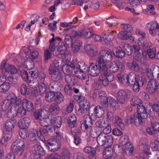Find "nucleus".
<instances>
[{
	"instance_id": "1",
	"label": "nucleus",
	"mask_w": 159,
	"mask_h": 159,
	"mask_svg": "<svg viewBox=\"0 0 159 159\" xmlns=\"http://www.w3.org/2000/svg\"><path fill=\"white\" fill-rule=\"evenodd\" d=\"M84 121L81 122V128L85 130L90 127L92 125V121L96 120V117L93 115H85L84 116Z\"/></svg>"
},
{
	"instance_id": "2",
	"label": "nucleus",
	"mask_w": 159,
	"mask_h": 159,
	"mask_svg": "<svg viewBox=\"0 0 159 159\" xmlns=\"http://www.w3.org/2000/svg\"><path fill=\"white\" fill-rule=\"evenodd\" d=\"M50 151L54 152L61 148L60 142L55 139H49L45 143Z\"/></svg>"
},
{
	"instance_id": "3",
	"label": "nucleus",
	"mask_w": 159,
	"mask_h": 159,
	"mask_svg": "<svg viewBox=\"0 0 159 159\" xmlns=\"http://www.w3.org/2000/svg\"><path fill=\"white\" fill-rule=\"evenodd\" d=\"M99 56L96 59V61L101 60V61L109 62L112 59V54L110 50H102L99 52Z\"/></svg>"
},
{
	"instance_id": "4",
	"label": "nucleus",
	"mask_w": 159,
	"mask_h": 159,
	"mask_svg": "<svg viewBox=\"0 0 159 159\" xmlns=\"http://www.w3.org/2000/svg\"><path fill=\"white\" fill-rule=\"evenodd\" d=\"M146 91L150 94H153L159 91V84L155 80L150 79L146 87Z\"/></svg>"
},
{
	"instance_id": "5",
	"label": "nucleus",
	"mask_w": 159,
	"mask_h": 159,
	"mask_svg": "<svg viewBox=\"0 0 159 159\" xmlns=\"http://www.w3.org/2000/svg\"><path fill=\"white\" fill-rule=\"evenodd\" d=\"M146 70L147 76L150 79H152L153 76L156 79H159V67L158 66L153 65L150 69L146 68Z\"/></svg>"
},
{
	"instance_id": "6",
	"label": "nucleus",
	"mask_w": 159,
	"mask_h": 159,
	"mask_svg": "<svg viewBox=\"0 0 159 159\" xmlns=\"http://www.w3.org/2000/svg\"><path fill=\"white\" fill-rule=\"evenodd\" d=\"M6 63L7 61L5 60L2 61L0 66V69L8 73V75L10 73L11 74H14L17 72V69L14 66L6 64Z\"/></svg>"
},
{
	"instance_id": "7",
	"label": "nucleus",
	"mask_w": 159,
	"mask_h": 159,
	"mask_svg": "<svg viewBox=\"0 0 159 159\" xmlns=\"http://www.w3.org/2000/svg\"><path fill=\"white\" fill-rule=\"evenodd\" d=\"M7 99L11 104H13V107L17 108L20 107V99L13 93L9 94L7 97Z\"/></svg>"
},
{
	"instance_id": "8",
	"label": "nucleus",
	"mask_w": 159,
	"mask_h": 159,
	"mask_svg": "<svg viewBox=\"0 0 159 159\" xmlns=\"http://www.w3.org/2000/svg\"><path fill=\"white\" fill-rule=\"evenodd\" d=\"M84 49L88 55L91 57L96 56L98 52L97 46L93 45H86L84 47Z\"/></svg>"
},
{
	"instance_id": "9",
	"label": "nucleus",
	"mask_w": 159,
	"mask_h": 159,
	"mask_svg": "<svg viewBox=\"0 0 159 159\" xmlns=\"http://www.w3.org/2000/svg\"><path fill=\"white\" fill-rule=\"evenodd\" d=\"M124 65L120 62L116 63L114 62H112L110 63L109 65L110 71L112 72H117L120 68L121 71H122L124 70Z\"/></svg>"
},
{
	"instance_id": "10",
	"label": "nucleus",
	"mask_w": 159,
	"mask_h": 159,
	"mask_svg": "<svg viewBox=\"0 0 159 159\" xmlns=\"http://www.w3.org/2000/svg\"><path fill=\"white\" fill-rule=\"evenodd\" d=\"M99 99L103 107L107 109L108 107V98L106 94L104 91H100L99 93Z\"/></svg>"
},
{
	"instance_id": "11",
	"label": "nucleus",
	"mask_w": 159,
	"mask_h": 159,
	"mask_svg": "<svg viewBox=\"0 0 159 159\" xmlns=\"http://www.w3.org/2000/svg\"><path fill=\"white\" fill-rule=\"evenodd\" d=\"M20 107H19L16 108L14 107L13 108L11 107L7 112V117L11 118L15 116L19 118L20 114Z\"/></svg>"
},
{
	"instance_id": "12",
	"label": "nucleus",
	"mask_w": 159,
	"mask_h": 159,
	"mask_svg": "<svg viewBox=\"0 0 159 159\" xmlns=\"http://www.w3.org/2000/svg\"><path fill=\"white\" fill-rule=\"evenodd\" d=\"M134 57L135 60L143 62H145L147 59V54L145 52H143L142 53L139 52H135Z\"/></svg>"
},
{
	"instance_id": "13",
	"label": "nucleus",
	"mask_w": 159,
	"mask_h": 159,
	"mask_svg": "<svg viewBox=\"0 0 159 159\" xmlns=\"http://www.w3.org/2000/svg\"><path fill=\"white\" fill-rule=\"evenodd\" d=\"M128 97L126 92L122 90H119L117 93V98L119 102L121 103H124Z\"/></svg>"
},
{
	"instance_id": "14",
	"label": "nucleus",
	"mask_w": 159,
	"mask_h": 159,
	"mask_svg": "<svg viewBox=\"0 0 159 159\" xmlns=\"http://www.w3.org/2000/svg\"><path fill=\"white\" fill-rule=\"evenodd\" d=\"M16 123V121L15 120L9 119L7 120L4 124L5 129L7 132H11L14 128Z\"/></svg>"
},
{
	"instance_id": "15",
	"label": "nucleus",
	"mask_w": 159,
	"mask_h": 159,
	"mask_svg": "<svg viewBox=\"0 0 159 159\" xmlns=\"http://www.w3.org/2000/svg\"><path fill=\"white\" fill-rule=\"evenodd\" d=\"M146 27L149 29L150 33L152 35H154L156 33V30L159 28V25L156 21L152 23L147 24Z\"/></svg>"
},
{
	"instance_id": "16",
	"label": "nucleus",
	"mask_w": 159,
	"mask_h": 159,
	"mask_svg": "<svg viewBox=\"0 0 159 159\" xmlns=\"http://www.w3.org/2000/svg\"><path fill=\"white\" fill-rule=\"evenodd\" d=\"M138 113L136 114L142 119L144 120L148 117V114L146 113L145 108L143 105H140L137 107Z\"/></svg>"
},
{
	"instance_id": "17",
	"label": "nucleus",
	"mask_w": 159,
	"mask_h": 159,
	"mask_svg": "<svg viewBox=\"0 0 159 159\" xmlns=\"http://www.w3.org/2000/svg\"><path fill=\"white\" fill-rule=\"evenodd\" d=\"M60 109L58 105L55 103H52L49 105L48 111L51 114L55 115L59 113Z\"/></svg>"
},
{
	"instance_id": "18",
	"label": "nucleus",
	"mask_w": 159,
	"mask_h": 159,
	"mask_svg": "<svg viewBox=\"0 0 159 159\" xmlns=\"http://www.w3.org/2000/svg\"><path fill=\"white\" fill-rule=\"evenodd\" d=\"M103 41L105 44L112 45V41L114 40V36L112 34H104L103 35Z\"/></svg>"
},
{
	"instance_id": "19",
	"label": "nucleus",
	"mask_w": 159,
	"mask_h": 159,
	"mask_svg": "<svg viewBox=\"0 0 159 159\" xmlns=\"http://www.w3.org/2000/svg\"><path fill=\"white\" fill-rule=\"evenodd\" d=\"M22 108H24L29 111L32 110L34 108V106L32 102L25 99H24L22 101Z\"/></svg>"
},
{
	"instance_id": "20",
	"label": "nucleus",
	"mask_w": 159,
	"mask_h": 159,
	"mask_svg": "<svg viewBox=\"0 0 159 159\" xmlns=\"http://www.w3.org/2000/svg\"><path fill=\"white\" fill-rule=\"evenodd\" d=\"M88 74L93 76H96L99 73V69L97 65L89 66L88 70Z\"/></svg>"
},
{
	"instance_id": "21",
	"label": "nucleus",
	"mask_w": 159,
	"mask_h": 159,
	"mask_svg": "<svg viewBox=\"0 0 159 159\" xmlns=\"http://www.w3.org/2000/svg\"><path fill=\"white\" fill-rule=\"evenodd\" d=\"M32 150L33 153L41 154L43 156L45 154V151L41 146L38 144L34 145L32 148Z\"/></svg>"
},
{
	"instance_id": "22",
	"label": "nucleus",
	"mask_w": 159,
	"mask_h": 159,
	"mask_svg": "<svg viewBox=\"0 0 159 159\" xmlns=\"http://www.w3.org/2000/svg\"><path fill=\"white\" fill-rule=\"evenodd\" d=\"M96 63L99 67L101 73L106 74L108 72L107 64L104 62L101 61L100 59L99 61H96Z\"/></svg>"
},
{
	"instance_id": "23",
	"label": "nucleus",
	"mask_w": 159,
	"mask_h": 159,
	"mask_svg": "<svg viewBox=\"0 0 159 159\" xmlns=\"http://www.w3.org/2000/svg\"><path fill=\"white\" fill-rule=\"evenodd\" d=\"M82 108L80 109V111L81 113H87L89 110L90 104L89 102L87 100H85L82 102Z\"/></svg>"
},
{
	"instance_id": "24",
	"label": "nucleus",
	"mask_w": 159,
	"mask_h": 159,
	"mask_svg": "<svg viewBox=\"0 0 159 159\" xmlns=\"http://www.w3.org/2000/svg\"><path fill=\"white\" fill-rule=\"evenodd\" d=\"M108 124V120L105 118H102L100 119L96 122V126L99 128H103L106 127Z\"/></svg>"
},
{
	"instance_id": "25",
	"label": "nucleus",
	"mask_w": 159,
	"mask_h": 159,
	"mask_svg": "<svg viewBox=\"0 0 159 159\" xmlns=\"http://www.w3.org/2000/svg\"><path fill=\"white\" fill-rule=\"evenodd\" d=\"M71 44L72 50L75 52H77L79 51L80 47L82 46V43L80 40H76Z\"/></svg>"
},
{
	"instance_id": "26",
	"label": "nucleus",
	"mask_w": 159,
	"mask_h": 159,
	"mask_svg": "<svg viewBox=\"0 0 159 159\" xmlns=\"http://www.w3.org/2000/svg\"><path fill=\"white\" fill-rule=\"evenodd\" d=\"M11 149L15 153L19 152L20 151V139L16 140L12 144Z\"/></svg>"
},
{
	"instance_id": "27",
	"label": "nucleus",
	"mask_w": 159,
	"mask_h": 159,
	"mask_svg": "<svg viewBox=\"0 0 159 159\" xmlns=\"http://www.w3.org/2000/svg\"><path fill=\"white\" fill-rule=\"evenodd\" d=\"M104 108L100 106H98L95 107L94 109V115L96 117H100L102 116L104 113Z\"/></svg>"
},
{
	"instance_id": "28",
	"label": "nucleus",
	"mask_w": 159,
	"mask_h": 159,
	"mask_svg": "<svg viewBox=\"0 0 159 159\" xmlns=\"http://www.w3.org/2000/svg\"><path fill=\"white\" fill-rule=\"evenodd\" d=\"M105 134L103 133L100 134L97 138V142L98 144L101 146L106 145Z\"/></svg>"
},
{
	"instance_id": "29",
	"label": "nucleus",
	"mask_w": 159,
	"mask_h": 159,
	"mask_svg": "<svg viewBox=\"0 0 159 159\" xmlns=\"http://www.w3.org/2000/svg\"><path fill=\"white\" fill-rule=\"evenodd\" d=\"M114 50V52L113 53L117 57L122 58L125 56V53L121 48L119 47L115 48Z\"/></svg>"
},
{
	"instance_id": "30",
	"label": "nucleus",
	"mask_w": 159,
	"mask_h": 159,
	"mask_svg": "<svg viewBox=\"0 0 159 159\" xmlns=\"http://www.w3.org/2000/svg\"><path fill=\"white\" fill-rule=\"evenodd\" d=\"M64 100V98L62 94L60 92L56 93H55V98L54 102L57 104H59Z\"/></svg>"
},
{
	"instance_id": "31",
	"label": "nucleus",
	"mask_w": 159,
	"mask_h": 159,
	"mask_svg": "<svg viewBox=\"0 0 159 159\" xmlns=\"http://www.w3.org/2000/svg\"><path fill=\"white\" fill-rule=\"evenodd\" d=\"M137 76H136L134 72H130L127 75V82L131 85H133L135 83Z\"/></svg>"
},
{
	"instance_id": "32",
	"label": "nucleus",
	"mask_w": 159,
	"mask_h": 159,
	"mask_svg": "<svg viewBox=\"0 0 159 159\" xmlns=\"http://www.w3.org/2000/svg\"><path fill=\"white\" fill-rule=\"evenodd\" d=\"M112 154V149L111 147H109L106 148L104 150L103 156L104 158L106 159L113 157Z\"/></svg>"
},
{
	"instance_id": "33",
	"label": "nucleus",
	"mask_w": 159,
	"mask_h": 159,
	"mask_svg": "<svg viewBox=\"0 0 159 159\" xmlns=\"http://www.w3.org/2000/svg\"><path fill=\"white\" fill-rule=\"evenodd\" d=\"M11 105V104L7 99H4L1 102L2 110L4 111L7 110Z\"/></svg>"
},
{
	"instance_id": "34",
	"label": "nucleus",
	"mask_w": 159,
	"mask_h": 159,
	"mask_svg": "<svg viewBox=\"0 0 159 159\" xmlns=\"http://www.w3.org/2000/svg\"><path fill=\"white\" fill-rule=\"evenodd\" d=\"M133 120L135 125L138 126L142 125L144 122V120L137 114L133 116Z\"/></svg>"
},
{
	"instance_id": "35",
	"label": "nucleus",
	"mask_w": 159,
	"mask_h": 159,
	"mask_svg": "<svg viewBox=\"0 0 159 159\" xmlns=\"http://www.w3.org/2000/svg\"><path fill=\"white\" fill-rule=\"evenodd\" d=\"M24 65L25 66V67L30 70L34 67V62L33 60L28 58L24 62Z\"/></svg>"
},
{
	"instance_id": "36",
	"label": "nucleus",
	"mask_w": 159,
	"mask_h": 159,
	"mask_svg": "<svg viewBox=\"0 0 159 159\" xmlns=\"http://www.w3.org/2000/svg\"><path fill=\"white\" fill-rule=\"evenodd\" d=\"M125 147V152L126 154L128 155H131L134 151V148L132 144L128 143L126 144Z\"/></svg>"
},
{
	"instance_id": "37",
	"label": "nucleus",
	"mask_w": 159,
	"mask_h": 159,
	"mask_svg": "<svg viewBox=\"0 0 159 159\" xmlns=\"http://www.w3.org/2000/svg\"><path fill=\"white\" fill-rule=\"evenodd\" d=\"M106 74L101 73L98 78V81L102 82L103 85L105 86L108 85V81L107 80Z\"/></svg>"
},
{
	"instance_id": "38",
	"label": "nucleus",
	"mask_w": 159,
	"mask_h": 159,
	"mask_svg": "<svg viewBox=\"0 0 159 159\" xmlns=\"http://www.w3.org/2000/svg\"><path fill=\"white\" fill-rule=\"evenodd\" d=\"M56 93L52 92H48L45 95L46 100L49 102H54Z\"/></svg>"
},
{
	"instance_id": "39",
	"label": "nucleus",
	"mask_w": 159,
	"mask_h": 159,
	"mask_svg": "<svg viewBox=\"0 0 159 159\" xmlns=\"http://www.w3.org/2000/svg\"><path fill=\"white\" fill-rule=\"evenodd\" d=\"M67 49L66 46L65 44L62 43H59V45L58 48L57 52L56 55L59 54L64 53Z\"/></svg>"
},
{
	"instance_id": "40",
	"label": "nucleus",
	"mask_w": 159,
	"mask_h": 159,
	"mask_svg": "<svg viewBox=\"0 0 159 159\" xmlns=\"http://www.w3.org/2000/svg\"><path fill=\"white\" fill-rule=\"evenodd\" d=\"M124 52L128 55H130L133 52L132 48L131 45L128 44H124L123 47Z\"/></svg>"
},
{
	"instance_id": "41",
	"label": "nucleus",
	"mask_w": 159,
	"mask_h": 159,
	"mask_svg": "<svg viewBox=\"0 0 159 159\" xmlns=\"http://www.w3.org/2000/svg\"><path fill=\"white\" fill-rule=\"evenodd\" d=\"M10 83L7 82L4 83L0 85V92L3 93L7 91L10 88Z\"/></svg>"
},
{
	"instance_id": "42",
	"label": "nucleus",
	"mask_w": 159,
	"mask_h": 159,
	"mask_svg": "<svg viewBox=\"0 0 159 159\" xmlns=\"http://www.w3.org/2000/svg\"><path fill=\"white\" fill-rule=\"evenodd\" d=\"M135 81L136 83L140 86V87H142L143 84L146 82V80L144 77H142L139 75L137 76Z\"/></svg>"
},
{
	"instance_id": "43",
	"label": "nucleus",
	"mask_w": 159,
	"mask_h": 159,
	"mask_svg": "<svg viewBox=\"0 0 159 159\" xmlns=\"http://www.w3.org/2000/svg\"><path fill=\"white\" fill-rule=\"evenodd\" d=\"M11 137V132H5L3 138L1 139V142L2 144L5 143V141H7L9 140Z\"/></svg>"
},
{
	"instance_id": "44",
	"label": "nucleus",
	"mask_w": 159,
	"mask_h": 159,
	"mask_svg": "<svg viewBox=\"0 0 159 159\" xmlns=\"http://www.w3.org/2000/svg\"><path fill=\"white\" fill-rule=\"evenodd\" d=\"M76 118L75 116L73 114H71L68 120V123L69 126H71L76 124Z\"/></svg>"
},
{
	"instance_id": "45",
	"label": "nucleus",
	"mask_w": 159,
	"mask_h": 159,
	"mask_svg": "<svg viewBox=\"0 0 159 159\" xmlns=\"http://www.w3.org/2000/svg\"><path fill=\"white\" fill-rule=\"evenodd\" d=\"M109 99V104L111 107L113 108H116L118 107V102L115 99L110 97Z\"/></svg>"
},
{
	"instance_id": "46",
	"label": "nucleus",
	"mask_w": 159,
	"mask_h": 159,
	"mask_svg": "<svg viewBox=\"0 0 159 159\" xmlns=\"http://www.w3.org/2000/svg\"><path fill=\"white\" fill-rule=\"evenodd\" d=\"M51 121L54 125L57 127L61 126L62 123V120L61 117L57 116L54 118L53 120L52 119Z\"/></svg>"
},
{
	"instance_id": "47",
	"label": "nucleus",
	"mask_w": 159,
	"mask_h": 159,
	"mask_svg": "<svg viewBox=\"0 0 159 159\" xmlns=\"http://www.w3.org/2000/svg\"><path fill=\"white\" fill-rule=\"evenodd\" d=\"M30 123L29 119L28 118H23L21 120V129H24L28 127Z\"/></svg>"
},
{
	"instance_id": "48",
	"label": "nucleus",
	"mask_w": 159,
	"mask_h": 159,
	"mask_svg": "<svg viewBox=\"0 0 159 159\" xmlns=\"http://www.w3.org/2000/svg\"><path fill=\"white\" fill-rule=\"evenodd\" d=\"M72 72L73 74L76 76L78 78L80 79H81L83 76V74L84 71L82 70V71L80 70L77 68H75L72 70Z\"/></svg>"
},
{
	"instance_id": "49",
	"label": "nucleus",
	"mask_w": 159,
	"mask_h": 159,
	"mask_svg": "<svg viewBox=\"0 0 159 159\" xmlns=\"http://www.w3.org/2000/svg\"><path fill=\"white\" fill-rule=\"evenodd\" d=\"M52 77L54 81L61 80L63 78L61 73L58 71L55 73L52 76Z\"/></svg>"
},
{
	"instance_id": "50",
	"label": "nucleus",
	"mask_w": 159,
	"mask_h": 159,
	"mask_svg": "<svg viewBox=\"0 0 159 159\" xmlns=\"http://www.w3.org/2000/svg\"><path fill=\"white\" fill-rule=\"evenodd\" d=\"M115 125H118L121 128H123L124 127V124L122 122V119L118 116H116L115 117Z\"/></svg>"
},
{
	"instance_id": "51",
	"label": "nucleus",
	"mask_w": 159,
	"mask_h": 159,
	"mask_svg": "<svg viewBox=\"0 0 159 159\" xmlns=\"http://www.w3.org/2000/svg\"><path fill=\"white\" fill-rule=\"evenodd\" d=\"M106 145L108 146L111 145L113 142V138L112 135L105 134Z\"/></svg>"
},
{
	"instance_id": "52",
	"label": "nucleus",
	"mask_w": 159,
	"mask_h": 159,
	"mask_svg": "<svg viewBox=\"0 0 159 159\" xmlns=\"http://www.w3.org/2000/svg\"><path fill=\"white\" fill-rule=\"evenodd\" d=\"M141 103L142 101L140 99L137 97L133 98L131 101V104L132 106H135L137 105V107L139 105H142Z\"/></svg>"
},
{
	"instance_id": "53",
	"label": "nucleus",
	"mask_w": 159,
	"mask_h": 159,
	"mask_svg": "<svg viewBox=\"0 0 159 159\" xmlns=\"http://www.w3.org/2000/svg\"><path fill=\"white\" fill-rule=\"evenodd\" d=\"M39 92L42 94L45 93L47 91V86L43 82L40 83L39 85Z\"/></svg>"
},
{
	"instance_id": "54",
	"label": "nucleus",
	"mask_w": 159,
	"mask_h": 159,
	"mask_svg": "<svg viewBox=\"0 0 159 159\" xmlns=\"http://www.w3.org/2000/svg\"><path fill=\"white\" fill-rule=\"evenodd\" d=\"M49 122V119L44 118L43 117L40 118L39 122L41 125L43 126H47L48 125V122Z\"/></svg>"
},
{
	"instance_id": "55",
	"label": "nucleus",
	"mask_w": 159,
	"mask_h": 159,
	"mask_svg": "<svg viewBox=\"0 0 159 159\" xmlns=\"http://www.w3.org/2000/svg\"><path fill=\"white\" fill-rule=\"evenodd\" d=\"M75 125H74L71 126H69L71 128V131L72 134L74 135L75 136L76 134H79L80 131V130Z\"/></svg>"
},
{
	"instance_id": "56",
	"label": "nucleus",
	"mask_w": 159,
	"mask_h": 159,
	"mask_svg": "<svg viewBox=\"0 0 159 159\" xmlns=\"http://www.w3.org/2000/svg\"><path fill=\"white\" fill-rule=\"evenodd\" d=\"M84 151L87 153H91L92 154H94L96 153V151L94 148L90 147H85L84 149Z\"/></svg>"
},
{
	"instance_id": "57",
	"label": "nucleus",
	"mask_w": 159,
	"mask_h": 159,
	"mask_svg": "<svg viewBox=\"0 0 159 159\" xmlns=\"http://www.w3.org/2000/svg\"><path fill=\"white\" fill-rule=\"evenodd\" d=\"M62 157V159H70V152L66 149H64L63 150Z\"/></svg>"
},
{
	"instance_id": "58",
	"label": "nucleus",
	"mask_w": 159,
	"mask_h": 159,
	"mask_svg": "<svg viewBox=\"0 0 159 159\" xmlns=\"http://www.w3.org/2000/svg\"><path fill=\"white\" fill-rule=\"evenodd\" d=\"M119 38L123 40L127 39V34L126 31H120L118 34Z\"/></svg>"
},
{
	"instance_id": "59",
	"label": "nucleus",
	"mask_w": 159,
	"mask_h": 159,
	"mask_svg": "<svg viewBox=\"0 0 159 159\" xmlns=\"http://www.w3.org/2000/svg\"><path fill=\"white\" fill-rule=\"evenodd\" d=\"M52 56V53L48 49L45 50L44 52V57L45 61H47Z\"/></svg>"
},
{
	"instance_id": "60",
	"label": "nucleus",
	"mask_w": 159,
	"mask_h": 159,
	"mask_svg": "<svg viewBox=\"0 0 159 159\" xmlns=\"http://www.w3.org/2000/svg\"><path fill=\"white\" fill-rule=\"evenodd\" d=\"M74 101H70V103L66 107V111L68 113H70L73 110L74 105Z\"/></svg>"
},
{
	"instance_id": "61",
	"label": "nucleus",
	"mask_w": 159,
	"mask_h": 159,
	"mask_svg": "<svg viewBox=\"0 0 159 159\" xmlns=\"http://www.w3.org/2000/svg\"><path fill=\"white\" fill-rule=\"evenodd\" d=\"M39 54V52L37 51H32L30 54V57L29 58L32 60L36 59L38 57Z\"/></svg>"
},
{
	"instance_id": "62",
	"label": "nucleus",
	"mask_w": 159,
	"mask_h": 159,
	"mask_svg": "<svg viewBox=\"0 0 159 159\" xmlns=\"http://www.w3.org/2000/svg\"><path fill=\"white\" fill-rule=\"evenodd\" d=\"M147 53L150 58H153L155 57L156 50L153 49L148 48L147 49Z\"/></svg>"
},
{
	"instance_id": "63",
	"label": "nucleus",
	"mask_w": 159,
	"mask_h": 159,
	"mask_svg": "<svg viewBox=\"0 0 159 159\" xmlns=\"http://www.w3.org/2000/svg\"><path fill=\"white\" fill-rule=\"evenodd\" d=\"M122 28L124 29L128 32H131L133 30L132 27L129 25L128 24H122L121 25Z\"/></svg>"
},
{
	"instance_id": "64",
	"label": "nucleus",
	"mask_w": 159,
	"mask_h": 159,
	"mask_svg": "<svg viewBox=\"0 0 159 159\" xmlns=\"http://www.w3.org/2000/svg\"><path fill=\"white\" fill-rule=\"evenodd\" d=\"M7 80L9 82L10 84H11L12 85L16 84L17 82V78L16 77H14L13 76H8Z\"/></svg>"
}]
</instances>
